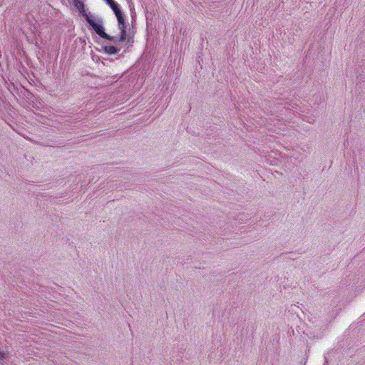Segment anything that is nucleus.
Listing matches in <instances>:
<instances>
[{"instance_id": "nucleus-2", "label": "nucleus", "mask_w": 365, "mask_h": 365, "mask_svg": "<svg viewBox=\"0 0 365 365\" xmlns=\"http://www.w3.org/2000/svg\"><path fill=\"white\" fill-rule=\"evenodd\" d=\"M83 16L98 36L108 41L113 39V36H110L105 32V29L103 26V20L101 19H94L93 16L88 14H83Z\"/></svg>"}, {"instance_id": "nucleus-4", "label": "nucleus", "mask_w": 365, "mask_h": 365, "mask_svg": "<svg viewBox=\"0 0 365 365\" xmlns=\"http://www.w3.org/2000/svg\"><path fill=\"white\" fill-rule=\"evenodd\" d=\"M103 49L106 53H107L108 54H111V55L116 54L120 51V48H118V47H116L115 46H112V45L105 46Z\"/></svg>"}, {"instance_id": "nucleus-5", "label": "nucleus", "mask_w": 365, "mask_h": 365, "mask_svg": "<svg viewBox=\"0 0 365 365\" xmlns=\"http://www.w3.org/2000/svg\"><path fill=\"white\" fill-rule=\"evenodd\" d=\"M114 14L117 18L118 20V24H122L123 23H125V16L123 13L122 12L121 9H119L114 11Z\"/></svg>"}, {"instance_id": "nucleus-3", "label": "nucleus", "mask_w": 365, "mask_h": 365, "mask_svg": "<svg viewBox=\"0 0 365 365\" xmlns=\"http://www.w3.org/2000/svg\"><path fill=\"white\" fill-rule=\"evenodd\" d=\"M73 4L77 9L81 12L83 15V14H87L85 11V5L82 0H73Z\"/></svg>"}, {"instance_id": "nucleus-1", "label": "nucleus", "mask_w": 365, "mask_h": 365, "mask_svg": "<svg viewBox=\"0 0 365 365\" xmlns=\"http://www.w3.org/2000/svg\"><path fill=\"white\" fill-rule=\"evenodd\" d=\"M118 25L120 34L118 36H113V39H110V41H113L115 44L125 43L127 48L132 46L134 42V34H131L130 31L127 32V25L125 23Z\"/></svg>"}, {"instance_id": "nucleus-7", "label": "nucleus", "mask_w": 365, "mask_h": 365, "mask_svg": "<svg viewBox=\"0 0 365 365\" xmlns=\"http://www.w3.org/2000/svg\"><path fill=\"white\" fill-rule=\"evenodd\" d=\"M5 357H6V354L3 352H0V359L3 360L5 359Z\"/></svg>"}, {"instance_id": "nucleus-6", "label": "nucleus", "mask_w": 365, "mask_h": 365, "mask_svg": "<svg viewBox=\"0 0 365 365\" xmlns=\"http://www.w3.org/2000/svg\"><path fill=\"white\" fill-rule=\"evenodd\" d=\"M106 4L109 5L111 9L114 11L120 9L119 4L115 2L114 0H105Z\"/></svg>"}]
</instances>
